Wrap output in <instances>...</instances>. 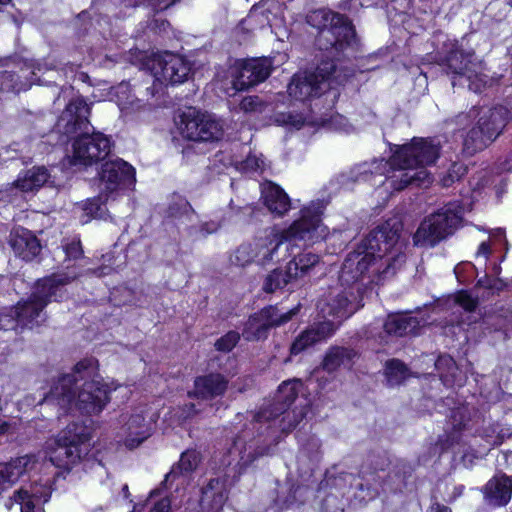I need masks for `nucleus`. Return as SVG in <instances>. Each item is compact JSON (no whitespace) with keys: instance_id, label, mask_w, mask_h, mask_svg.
Masks as SVG:
<instances>
[{"instance_id":"f257e3e1","label":"nucleus","mask_w":512,"mask_h":512,"mask_svg":"<svg viewBox=\"0 0 512 512\" xmlns=\"http://www.w3.org/2000/svg\"><path fill=\"white\" fill-rule=\"evenodd\" d=\"M389 160L374 159L363 162L351 170L355 182H368L372 186L401 191L409 185L427 187L431 175L426 166L432 165L441 153L440 141L436 138L414 137L411 142L395 146Z\"/></svg>"},{"instance_id":"f03ea898","label":"nucleus","mask_w":512,"mask_h":512,"mask_svg":"<svg viewBox=\"0 0 512 512\" xmlns=\"http://www.w3.org/2000/svg\"><path fill=\"white\" fill-rule=\"evenodd\" d=\"M97 360L78 362L72 373L63 375L43 399L63 410L75 406L86 414L100 413L109 401L112 388L97 374Z\"/></svg>"},{"instance_id":"7ed1b4c3","label":"nucleus","mask_w":512,"mask_h":512,"mask_svg":"<svg viewBox=\"0 0 512 512\" xmlns=\"http://www.w3.org/2000/svg\"><path fill=\"white\" fill-rule=\"evenodd\" d=\"M90 106L82 97L72 99L56 122L59 133L70 136L79 133L73 142L71 163L89 166L104 160L110 153L111 141L101 132H94L88 117Z\"/></svg>"},{"instance_id":"20e7f679","label":"nucleus","mask_w":512,"mask_h":512,"mask_svg":"<svg viewBox=\"0 0 512 512\" xmlns=\"http://www.w3.org/2000/svg\"><path fill=\"white\" fill-rule=\"evenodd\" d=\"M436 62L450 76L453 87H467L472 92L480 93L489 82L483 62L476 57L473 49L464 47V39L444 41L437 52Z\"/></svg>"},{"instance_id":"39448f33","label":"nucleus","mask_w":512,"mask_h":512,"mask_svg":"<svg viewBox=\"0 0 512 512\" xmlns=\"http://www.w3.org/2000/svg\"><path fill=\"white\" fill-rule=\"evenodd\" d=\"M509 111L504 106H473L468 112L456 116L460 126H471L463 148L473 155L490 145L502 132L509 120Z\"/></svg>"},{"instance_id":"423d86ee","label":"nucleus","mask_w":512,"mask_h":512,"mask_svg":"<svg viewBox=\"0 0 512 512\" xmlns=\"http://www.w3.org/2000/svg\"><path fill=\"white\" fill-rule=\"evenodd\" d=\"M405 258L403 253H398L393 258L383 259L359 246L346 256L339 275L340 284L342 287L353 286L359 292V282L365 277L369 279L368 283L378 284L393 276L404 264Z\"/></svg>"},{"instance_id":"0eeeda50","label":"nucleus","mask_w":512,"mask_h":512,"mask_svg":"<svg viewBox=\"0 0 512 512\" xmlns=\"http://www.w3.org/2000/svg\"><path fill=\"white\" fill-rule=\"evenodd\" d=\"M301 217L294 221L287 229L275 235V244L262 252L261 263L270 261L281 262L295 255L296 242L300 240H317L324 238L327 228L321 223L322 211L320 207H307L301 211Z\"/></svg>"},{"instance_id":"6e6552de","label":"nucleus","mask_w":512,"mask_h":512,"mask_svg":"<svg viewBox=\"0 0 512 512\" xmlns=\"http://www.w3.org/2000/svg\"><path fill=\"white\" fill-rule=\"evenodd\" d=\"M66 269L39 280L31 297L17 304L13 317L16 320H33L49 301L62 299L66 293L65 286L83 275V271L75 264L67 265Z\"/></svg>"},{"instance_id":"1a4fd4ad","label":"nucleus","mask_w":512,"mask_h":512,"mask_svg":"<svg viewBox=\"0 0 512 512\" xmlns=\"http://www.w3.org/2000/svg\"><path fill=\"white\" fill-rule=\"evenodd\" d=\"M349 76L338 68L334 60H323L315 71L294 75L288 85V93L296 100L305 101L334 90L335 85L344 84Z\"/></svg>"},{"instance_id":"9d476101","label":"nucleus","mask_w":512,"mask_h":512,"mask_svg":"<svg viewBox=\"0 0 512 512\" xmlns=\"http://www.w3.org/2000/svg\"><path fill=\"white\" fill-rule=\"evenodd\" d=\"M461 221L462 208L456 203H449L421 222L413 241L420 246H434L453 234Z\"/></svg>"},{"instance_id":"9b49d317","label":"nucleus","mask_w":512,"mask_h":512,"mask_svg":"<svg viewBox=\"0 0 512 512\" xmlns=\"http://www.w3.org/2000/svg\"><path fill=\"white\" fill-rule=\"evenodd\" d=\"M135 181V170L122 159H115L105 162L99 173L100 195L94 199L86 210L95 216H101V205L109 201V194L133 184Z\"/></svg>"},{"instance_id":"f8f14e48","label":"nucleus","mask_w":512,"mask_h":512,"mask_svg":"<svg viewBox=\"0 0 512 512\" xmlns=\"http://www.w3.org/2000/svg\"><path fill=\"white\" fill-rule=\"evenodd\" d=\"M296 398V383H282L279 386L274 402L269 408H265L258 414L257 420L259 422L272 421L282 416L279 423L281 431L289 432L293 430L303 420L308 410L306 405L289 410V407L295 402Z\"/></svg>"},{"instance_id":"ddd939ff","label":"nucleus","mask_w":512,"mask_h":512,"mask_svg":"<svg viewBox=\"0 0 512 512\" xmlns=\"http://www.w3.org/2000/svg\"><path fill=\"white\" fill-rule=\"evenodd\" d=\"M357 45L355 28L350 19L343 14H339L333 23L322 32H318L316 37V46L319 50L326 51L337 59L356 51Z\"/></svg>"},{"instance_id":"4468645a","label":"nucleus","mask_w":512,"mask_h":512,"mask_svg":"<svg viewBox=\"0 0 512 512\" xmlns=\"http://www.w3.org/2000/svg\"><path fill=\"white\" fill-rule=\"evenodd\" d=\"M177 128L183 138L195 142L220 141L223 137L222 126L218 121L192 108L180 115Z\"/></svg>"},{"instance_id":"2eb2a0df","label":"nucleus","mask_w":512,"mask_h":512,"mask_svg":"<svg viewBox=\"0 0 512 512\" xmlns=\"http://www.w3.org/2000/svg\"><path fill=\"white\" fill-rule=\"evenodd\" d=\"M400 230L401 223L398 220H388L374 228L359 246L383 259L393 258L402 253L401 246H397Z\"/></svg>"},{"instance_id":"dca6fc26","label":"nucleus","mask_w":512,"mask_h":512,"mask_svg":"<svg viewBox=\"0 0 512 512\" xmlns=\"http://www.w3.org/2000/svg\"><path fill=\"white\" fill-rule=\"evenodd\" d=\"M90 439L87 429L77 423L67 426L56 441L57 447L50 456L53 465L70 469V466L76 463L81 457L79 444Z\"/></svg>"},{"instance_id":"f3484780","label":"nucleus","mask_w":512,"mask_h":512,"mask_svg":"<svg viewBox=\"0 0 512 512\" xmlns=\"http://www.w3.org/2000/svg\"><path fill=\"white\" fill-rule=\"evenodd\" d=\"M273 69L272 60L266 57L238 60L231 69L232 88L243 91L264 82Z\"/></svg>"},{"instance_id":"a211bd4d","label":"nucleus","mask_w":512,"mask_h":512,"mask_svg":"<svg viewBox=\"0 0 512 512\" xmlns=\"http://www.w3.org/2000/svg\"><path fill=\"white\" fill-rule=\"evenodd\" d=\"M149 68L157 81L173 85L186 81L191 71V65L184 57L171 52L154 55Z\"/></svg>"},{"instance_id":"6ab92c4d","label":"nucleus","mask_w":512,"mask_h":512,"mask_svg":"<svg viewBox=\"0 0 512 512\" xmlns=\"http://www.w3.org/2000/svg\"><path fill=\"white\" fill-rule=\"evenodd\" d=\"M52 493L51 479L43 483L33 481L30 489L21 488L14 494V500L20 505L21 512H43V504L48 502Z\"/></svg>"},{"instance_id":"aec40b11","label":"nucleus","mask_w":512,"mask_h":512,"mask_svg":"<svg viewBox=\"0 0 512 512\" xmlns=\"http://www.w3.org/2000/svg\"><path fill=\"white\" fill-rule=\"evenodd\" d=\"M38 464V458L33 454L0 463V494L14 485L23 475L34 470Z\"/></svg>"},{"instance_id":"412c9836","label":"nucleus","mask_w":512,"mask_h":512,"mask_svg":"<svg viewBox=\"0 0 512 512\" xmlns=\"http://www.w3.org/2000/svg\"><path fill=\"white\" fill-rule=\"evenodd\" d=\"M152 423V416L147 418L142 412L131 414L122 427L124 445L129 449L138 447L151 435Z\"/></svg>"},{"instance_id":"4be33fe9","label":"nucleus","mask_w":512,"mask_h":512,"mask_svg":"<svg viewBox=\"0 0 512 512\" xmlns=\"http://www.w3.org/2000/svg\"><path fill=\"white\" fill-rule=\"evenodd\" d=\"M338 326L334 322H313L296 338L291 346V353L298 354L306 348L330 338Z\"/></svg>"},{"instance_id":"5701e85b","label":"nucleus","mask_w":512,"mask_h":512,"mask_svg":"<svg viewBox=\"0 0 512 512\" xmlns=\"http://www.w3.org/2000/svg\"><path fill=\"white\" fill-rule=\"evenodd\" d=\"M345 290L331 297L328 302L321 307L322 317L324 319L328 317H335L339 319H348L358 309L359 304L356 302V296L352 291ZM354 289V287H349Z\"/></svg>"},{"instance_id":"b1692460","label":"nucleus","mask_w":512,"mask_h":512,"mask_svg":"<svg viewBox=\"0 0 512 512\" xmlns=\"http://www.w3.org/2000/svg\"><path fill=\"white\" fill-rule=\"evenodd\" d=\"M9 243L14 253L25 261H32L42 249L38 238L23 227H17L11 231Z\"/></svg>"},{"instance_id":"393cba45","label":"nucleus","mask_w":512,"mask_h":512,"mask_svg":"<svg viewBox=\"0 0 512 512\" xmlns=\"http://www.w3.org/2000/svg\"><path fill=\"white\" fill-rule=\"evenodd\" d=\"M487 501L494 506L506 505L512 496V478L505 474L494 476L484 488Z\"/></svg>"},{"instance_id":"a878e982","label":"nucleus","mask_w":512,"mask_h":512,"mask_svg":"<svg viewBox=\"0 0 512 512\" xmlns=\"http://www.w3.org/2000/svg\"><path fill=\"white\" fill-rule=\"evenodd\" d=\"M478 305V297L473 296L467 290H459L445 298L438 299L434 305V309L452 311L453 313L463 310L470 313L474 312Z\"/></svg>"},{"instance_id":"bb28decb","label":"nucleus","mask_w":512,"mask_h":512,"mask_svg":"<svg viewBox=\"0 0 512 512\" xmlns=\"http://www.w3.org/2000/svg\"><path fill=\"white\" fill-rule=\"evenodd\" d=\"M261 195L265 206L271 213L284 215L290 209V199L285 191L271 181L261 184Z\"/></svg>"},{"instance_id":"cd10ccee","label":"nucleus","mask_w":512,"mask_h":512,"mask_svg":"<svg viewBox=\"0 0 512 512\" xmlns=\"http://www.w3.org/2000/svg\"><path fill=\"white\" fill-rule=\"evenodd\" d=\"M35 66L33 64H25V69L21 68V75L14 72L4 71L1 74V90L13 91L19 93L31 87L33 83L38 81L36 78Z\"/></svg>"},{"instance_id":"c85d7f7f","label":"nucleus","mask_w":512,"mask_h":512,"mask_svg":"<svg viewBox=\"0 0 512 512\" xmlns=\"http://www.w3.org/2000/svg\"><path fill=\"white\" fill-rule=\"evenodd\" d=\"M50 178L49 170L45 166H33L21 173L17 180L11 184L10 189H19L22 192H30L40 189Z\"/></svg>"},{"instance_id":"c756f323","label":"nucleus","mask_w":512,"mask_h":512,"mask_svg":"<svg viewBox=\"0 0 512 512\" xmlns=\"http://www.w3.org/2000/svg\"><path fill=\"white\" fill-rule=\"evenodd\" d=\"M224 390V380L220 374H209L198 377L194 383V391L189 392V397L212 399L221 395Z\"/></svg>"},{"instance_id":"7c9ffc66","label":"nucleus","mask_w":512,"mask_h":512,"mask_svg":"<svg viewBox=\"0 0 512 512\" xmlns=\"http://www.w3.org/2000/svg\"><path fill=\"white\" fill-rule=\"evenodd\" d=\"M356 357L357 352L351 348L333 346L326 352L322 367L325 371L331 373L341 365L352 366Z\"/></svg>"},{"instance_id":"2f4dec72","label":"nucleus","mask_w":512,"mask_h":512,"mask_svg":"<svg viewBox=\"0 0 512 512\" xmlns=\"http://www.w3.org/2000/svg\"><path fill=\"white\" fill-rule=\"evenodd\" d=\"M383 374L389 387L399 386L415 376L403 361L396 358L385 362Z\"/></svg>"},{"instance_id":"473e14b6","label":"nucleus","mask_w":512,"mask_h":512,"mask_svg":"<svg viewBox=\"0 0 512 512\" xmlns=\"http://www.w3.org/2000/svg\"><path fill=\"white\" fill-rule=\"evenodd\" d=\"M451 431L446 434L445 439H440L443 449H448L460 441V432L467 426L466 409L457 408L452 411L450 418Z\"/></svg>"},{"instance_id":"72a5a7b5","label":"nucleus","mask_w":512,"mask_h":512,"mask_svg":"<svg viewBox=\"0 0 512 512\" xmlns=\"http://www.w3.org/2000/svg\"><path fill=\"white\" fill-rule=\"evenodd\" d=\"M320 261V256L312 252H302L295 254L287 263L295 280L308 274Z\"/></svg>"},{"instance_id":"f704fd0d","label":"nucleus","mask_w":512,"mask_h":512,"mask_svg":"<svg viewBox=\"0 0 512 512\" xmlns=\"http://www.w3.org/2000/svg\"><path fill=\"white\" fill-rule=\"evenodd\" d=\"M294 281L296 280L288 266H286L285 270L276 268L266 275L262 289L266 293H274L277 290L284 289Z\"/></svg>"},{"instance_id":"c9c22d12","label":"nucleus","mask_w":512,"mask_h":512,"mask_svg":"<svg viewBox=\"0 0 512 512\" xmlns=\"http://www.w3.org/2000/svg\"><path fill=\"white\" fill-rule=\"evenodd\" d=\"M200 463V454L195 450H187L182 453L177 465H174L166 475L164 482L174 480L180 475H186L194 471Z\"/></svg>"},{"instance_id":"e433bc0d","label":"nucleus","mask_w":512,"mask_h":512,"mask_svg":"<svg viewBox=\"0 0 512 512\" xmlns=\"http://www.w3.org/2000/svg\"><path fill=\"white\" fill-rule=\"evenodd\" d=\"M271 120L287 128L300 129L306 122V117L296 110L280 111L276 110L271 116Z\"/></svg>"},{"instance_id":"4c0bfd02","label":"nucleus","mask_w":512,"mask_h":512,"mask_svg":"<svg viewBox=\"0 0 512 512\" xmlns=\"http://www.w3.org/2000/svg\"><path fill=\"white\" fill-rule=\"evenodd\" d=\"M340 13L332 12L326 9H318L311 11L306 16V22L310 26L316 28L318 32H322L327 28Z\"/></svg>"},{"instance_id":"58836bf2","label":"nucleus","mask_w":512,"mask_h":512,"mask_svg":"<svg viewBox=\"0 0 512 512\" xmlns=\"http://www.w3.org/2000/svg\"><path fill=\"white\" fill-rule=\"evenodd\" d=\"M267 163L263 155H249L245 160L236 162L235 168L247 174H262L266 168Z\"/></svg>"},{"instance_id":"ea45409f","label":"nucleus","mask_w":512,"mask_h":512,"mask_svg":"<svg viewBox=\"0 0 512 512\" xmlns=\"http://www.w3.org/2000/svg\"><path fill=\"white\" fill-rule=\"evenodd\" d=\"M300 307L297 306L293 309H289L287 311H282L274 306H268L261 310L259 314V318L257 320H290L293 316L297 314Z\"/></svg>"},{"instance_id":"a19ab883","label":"nucleus","mask_w":512,"mask_h":512,"mask_svg":"<svg viewBox=\"0 0 512 512\" xmlns=\"http://www.w3.org/2000/svg\"><path fill=\"white\" fill-rule=\"evenodd\" d=\"M220 484L218 479H212L207 484V486L204 488L203 495L204 499H210L212 498V504L211 508L215 512H221L224 507V499L222 496V492L219 491L218 493L215 492L217 486Z\"/></svg>"},{"instance_id":"79ce46f5","label":"nucleus","mask_w":512,"mask_h":512,"mask_svg":"<svg viewBox=\"0 0 512 512\" xmlns=\"http://www.w3.org/2000/svg\"><path fill=\"white\" fill-rule=\"evenodd\" d=\"M248 326L243 331V337L248 340H260L266 337L271 325L266 322H247Z\"/></svg>"},{"instance_id":"37998d69","label":"nucleus","mask_w":512,"mask_h":512,"mask_svg":"<svg viewBox=\"0 0 512 512\" xmlns=\"http://www.w3.org/2000/svg\"><path fill=\"white\" fill-rule=\"evenodd\" d=\"M239 108L245 113H257L265 110L266 103L259 96H247L241 100Z\"/></svg>"},{"instance_id":"c03bdc74","label":"nucleus","mask_w":512,"mask_h":512,"mask_svg":"<svg viewBox=\"0 0 512 512\" xmlns=\"http://www.w3.org/2000/svg\"><path fill=\"white\" fill-rule=\"evenodd\" d=\"M63 251L65 253V262L72 260H78L83 256V249L79 239L74 238L71 241H66L62 244Z\"/></svg>"},{"instance_id":"a18cd8bd","label":"nucleus","mask_w":512,"mask_h":512,"mask_svg":"<svg viewBox=\"0 0 512 512\" xmlns=\"http://www.w3.org/2000/svg\"><path fill=\"white\" fill-rule=\"evenodd\" d=\"M466 172L462 164L453 163L447 173L441 178L443 187H450L456 180H459Z\"/></svg>"},{"instance_id":"49530a36","label":"nucleus","mask_w":512,"mask_h":512,"mask_svg":"<svg viewBox=\"0 0 512 512\" xmlns=\"http://www.w3.org/2000/svg\"><path fill=\"white\" fill-rule=\"evenodd\" d=\"M259 256V253H256L252 248L251 244H243L238 247L235 252V258L238 265L244 266L245 264L251 262L256 257Z\"/></svg>"},{"instance_id":"de8ad7c7","label":"nucleus","mask_w":512,"mask_h":512,"mask_svg":"<svg viewBox=\"0 0 512 512\" xmlns=\"http://www.w3.org/2000/svg\"><path fill=\"white\" fill-rule=\"evenodd\" d=\"M475 266L470 262L460 263L454 268V274L461 284H467L471 281V276H467L466 273L473 272Z\"/></svg>"},{"instance_id":"09e8293b","label":"nucleus","mask_w":512,"mask_h":512,"mask_svg":"<svg viewBox=\"0 0 512 512\" xmlns=\"http://www.w3.org/2000/svg\"><path fill=\"white\" fill-rule=\"evenodd\" d=\"M435 368L440 372L452 373L456 368V363L453 358L449 355H441L434 363Z\"/></svg>"},{"instance_id":"8fccbe9b","label":"nucleus","mask_w":512,"mask_h":512,"mask_svg":"<svg viewBox=\"0 0 512 512\" xmlns=\"http://www.w3.org/2000/svg\"><path fill=\"white\" fill-rule=\"evenodd\" d=\"M409 324L410 322H384V329L388 334L401 337L406 335Z\"/></svg>"},{"instance_id":"3c124183","label":"nucleus","mask_w":512,"mask_h":512,"mask_svg":"<svg viewBox=\"0 0 512 512\" xmlns=\"http://www.w3.org/2000/svg\"><path fill=\"white\" fill-rule=\"evenodd\" d=\"M150 512H171L170 501L167 498H163L158 501L150 510Z\"/></svg>"},{"instance_id":"603ef678","label":"nucleus","mask_w":512,"mask_h":512,"mask_svg":"<svg viewBox=\"0 0 512 512\" xmlns=\"http://www.w3.org/2000/svg\"><path fill=\"white\" fill-rule=\"evenodd\" d=\"M40 119V115L33 114L30 111H22L19 114V120L24 124H33L36 120Z\"/></svg>"},{"instance_id":"864d4df0","label":"nucleus","mask_w":512,"mask_h":512,"mask_svg":"<svg viewBox=\"0 0 512 512\" xmlns=\"http://www.w3.org/2000/svg\"><path fill=\"white\" fill-rule=\"evenodd\" d=\"M240 339V336L237 332H228L226 333V351L232 349L238 340Z\"/></svg>"},{"instance_id":"5fc2aeb1","label":"nucleus","mask_w":512,"mask_h":512,"mask_svg":"<svg viewBox=\"0 0 512 512\" xmlns=\"http://www.w3.org/2000/svg\"><path fill=\"white\" fill-rule=\"evenodd\" d=\"M219 228H220L219 223L207 222L202 225L200 232L202 233L203 236H206L208 234H211V233L217 231Z\"/></svg>"},{"instance_id":"6e6d98bb","label":"nucleus","mask_w":512,"mask_h":512,"mask_svg":"<svg viewBox=\"0 0 512 512\" xmlns=\"http://www.w3.org/2000/svg\"><path fill=\"white\" fill-rule=\"evenodd\" d=\"M16 431V425L3 421L0 423V437L3 435L13 434Z\"/></svg>"},{"instance_id":"4d7b16f0","label":"nucleus","mask_w":512,"mask_h":512,"mask_svg":"<svg viewBox=\"0 0 512 512\" xmlns=\"http://www.w3.org/2000/svg\"><path fill=\"white\" fill-rule=\"evenodd\" d=\"M490 252H491V250H490L489 244L487 242H482L478 247L476 255L484 256L487 259Z\"/></svg>"},{"instance_id":"13d9d810","label":"nucleus","mask_w":512,"mask_h":512,"mask_svg":"<svg viewBox=\"0 0 512 512\" xmlns=\"http://www.w3.org/2000/svg\"><path fill=\"white\" fill-rule=\"evenodd\" d=\"M111 270H112V268L110 266L105 265V266L99 267L96 270L88 269L87 272H90L98 277H101L103 275L109 274Z\"/></svg>"},{"instance_id":"bf43d9fd","label":"nucleus","mask_w":512,"mask_h":512,"mask_svg":"<svg viewBox=\"0 0 512 512\" xmlns=\"http://www.w3.org/2000/svg\"><path fill=\"white\" fill-rule=\"evenodd\" d=\"M169 26V23L166 20L155 19L153 21V29H159V31H165Z\"/></svg>"},{"instance_id":"052dcab7","label":"nucleus","mask_w":512,"mask_h":512,"mask_svg":"<svg viewBox=\"0 0 512 512\" xmlns=\"http://www.w3.org/2000/svg\"><path fill=\"white\" fill-rule=\"evenodd\" d=\"M428 512H451L450 508L439 503L433 504Z\"/></svg>"},{"instance_id":"680f3d73","label":"nucleus","mask_w":512,"mask_h":512,"mask_svg":"<svg viewBox=\"0 0 512 512\" xmlns=\"http://www.w3.org/2000/svg\"><path fill=\"white\" fill-rule=\"evenodd\" d=\"M504 286V283L501 279H495V280H490L489 281V285H488V288L489 289H502V287Z\"/></svg>"},{"instance_id":"e2e57ef3","label":"nucleus","mask_w":512,"mask_h":512,"mask_svg":"<svg viewBox=\"0 0 512 512\" xmlns=\"http://www.w3.org/2000/svg\"><path fill=\"white\" fill-rule=\"evenodd\" d=\"M185 408H187V412L185 415L186 417H190L197 413V410L195 409V405L192 403L185 405Z\"/></svg>"},{"instance_id":"0e129e2a","label":"nucleus","mask_w":512,"mask_h":512,"mask_svg":"<svg viewBox=\"0 0 512 512\" xmlns=\"http://www.w3.org/2000/svg\"><path fill=\"white\" fill-rule=\"evenodd\" d=\"M505 186H506V183L503 180H501L500 181V186L497 187V189H496V194H497L498 197H500L501 194L504 192Z\"/></svg>"},{"instance_id":"69168bd1","label":"nucleus","mask_w":512,"mask_h":512,"mask_svg":"<svg viewBox=\"0 0 512 512\" xmlns=\"http://www.w3.org/2000/svg\"><path fill=\"white\" fill-rule=\"evenodd\" d=\"M489 279L487 277L483 278V279H479L478 282H477V286H481V287H486L488 288V285H489Z\"/></svg>"},{"instance_id":"338daca9","label":"nucleus","mask_w":512,"mask_h":512,"mask_svg":"<svg viewBox=\"0 0 512 512\" xmlns=\"http://www.w3.org/2000/svg\"><path fill=\"white\" fill-rule=\"evenodd\" d=\"M215 346L217 347L218 350H222L224 347V338L221 337L220 339H218L215 343Z\"/></svg>"},{"instance_id":"774afa93","label":"nucleus","mask_w":512,"mask_h":512,"mask_svg":"<svg viewBox=\"0 0 512 512\" xmlns=\"http://www.w3.org/2000/svg\"><path fill=\"white\" fill-rule=\"evenodd\" d=\"M122 491H123V494L124 496L127 498L129 496V489H128V485H124L123 488H122Z\"/></svg>"}]
</instances>
